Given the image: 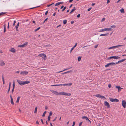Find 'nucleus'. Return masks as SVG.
Wrapping results in <instances>:
<instances>
[{
    "label": "nucleus",
    "mask_w": 126,
    "mask_h": 126,
    "mask_svg": "<svg viewBox=\"0 0 126 126\" xmlns=\"http://www.w3.org/2000/svg\"><path fill=\"white\" fill-rule=\"evenodd\" d=\"M120 57L116 56H113L109 57L108 58V60L112 58H114L117 59H118L120 58Z\"/></svg>",
    "instance_id": "nucleus-8"
},
{
    "label": "nucleus",
    "mask_w": 126,
    "mask_h": 126,
    "mask_svg": "<svg viewBox=\"0 0 126 126\" xmlns=\"http://www.w3.org/2000/svg\"><path fill=\"white\" fill-rule=\"evenodd\" d=\"M122 105L124 108L126 107V101L124 100H122Z\"/></svg>",
    "instance_id": "nucleus-7"
},
{
    "label": "nucleus",
    "mask_w": 126,
    "mask_h": 126,
    "mask_svg": "<svg viewBox=\"0 0 126 126\" xmlns=\"http://www.w3.org/2000/svg\"><path fill=\"white\" fill-rule=\"evenodd\" d=\"M82 119H85L87 121H88L90 123H91L90 121L88 119V118L86 116H83L82 117Z\"/></svg>",
    "instance_id": "nucleus-17"
},
{
    "label": "nucleus",
    "mask_w": 126,
    "mask_h": 126,
    "mask_svg": "<svg viewBox=\"0 0 126 126\" xmlns=\"http://www.w3.org/2000/svg\"><path fill=\"white\" fill-rule=\"evenodd\" d=\"M16 22V21L15 20L14 21V23H13V26H14L15 25V23Z\"/></svg>",
    "instance_id": "nucleus-45"
},
{
    "label": "nucleus",
    "mask_w": 126,
    "mask_h": 126,
    "mask_svg": "<svg viewBox=\"0 0 126 126\" xmlns=\"http://www.w3.org/2000/svg\"><path fill=\"white\" fill-rule=\"evenodd\" d=\"M41 121L42 122V124H44V122H43V120L42 119H41Z\"/></svg>",
    "instance_id": "nucleus-52"
},
{
    "label": "nucleus",
    "mask_w": 126,
    "mask_h": 126,
    "mask_svg": "<svg viewBox=\"0 0 126 126\" xmlns=\"http://www.w3.org/2000/svg\"><path fill=\"white\" fill-rule=\"evenodd\" d=\"M16 81H17L18 83L20 85H23L25 84H28L30 82L29 81H28L27 80L23 81H21L20 80L17 79Z\"/></svg>",
    "instance_id": "nucleus-2"
},
{
    "label": "nucleus",
    "mask_w": 126,
    "mask_h": 126,
    "mask_svg": "<svg viewBox=\"0 0 126 126\" xmlns=\"http://www.w3.org/2000/svg\"><path fill=\"white\" fill-rule=\"evenodd\" d=\"M81 56H79L78 57V61H80L81 59Z\"/></svg>",
    "instance_id": "nucleus-31"
},
{
    "label": "nucleus",
    "mask_w": 126,
    "mask_h": 126,
    "mask_svg": "<svg viewBox=\"0 0 126 126\" xmlns=\"http://www.w3.org/2000/svg\"><path fill=\"white\" fill-rule=\"evenodd\" d=\"M112 29L111 28H106L104 29H101L99 31V32H103L105 31H112Z\"/></svg>",
    "instance_id": "nucleus-4"
},
{
    "label": "nucleus",
    "mask_w": 126,
    "mask_h": 126,
    "mask_svg": "<svg viewBox=\"0 0 126 126\" xmlns=\"http://www.w3.org/2000/svg\"><path fill=\"white\" fill-rule=\"evenodd\" d=\"M47 18H46V19H45V20L43 22V23H44L47 20Z\"/></svg>",
    "instance_id": "nucleus-47"
},
{
    "label": "nucleus",
    "mask_w": 126,
    "mask_h": 126,
    "mask_svg": "<svg viewBox=\"0 0 126 126\" xmlns=\"http://www.w3.org/2000/svg\"><path fill=\"white\" fill-rule=\"evenodd\" d=\"M19 22L17 23V25L16 26V31H18V27L19 26Z\"/></svg>",
    "instance_id": "nucleus-23"
},
{
    "label": "nucleus",
    "mask_w": 126,
    "mask_h": 126,
    "mask_svg": "<svg viewBox=\"0 0 126 126\" xmlns=\"http://www.w3.org/2000/svg\"><path fill=\"white\" fill-rule=\"evenodd\" d=\"M5 65V63L4 61L2 60L0 61V65L1 66H4Z\"/></svg>",
    "instance_id": "nucleus-13"
},
{
    "label": "nucleus",
    "mask_w": 126,
    "mask_h": 126,
    "mask_svg": "<svg viewBox=\"0 0 126 126\" xmlns=\"http://www.w3.org/2000/svg\"><path fill=\"white\" fill-rule=\"evenodd\" d=\"M67 23V20H64L63 21V23L64 24H65Z\"/></svg>",
    "instance_id": "nucleus-34"
},
{
    "label": "nucleus",
    "mask_w": 126,
    "mask_h": 126,
    "mask_svg": "<svg viewBox=\"0 0 126 126\" xmlns=\"http://www.w3.org/2000/svg\"><path fill=\"white\" fill-rule=\"evenodd\" d=\"M71 72H72L71 70H70V71H67L66 72L63 73L62 74L63 75V74H66L67 73H69Z\"/></svg>",
    "instance_id": "nucleus-26"
},
{
    "label": "nucleus",
    "mask_w": 126,
    "mask_h": 126,
    "mask_svg": "<svg viewBox=\"0 0 126 126\" xmlns=\"http://www.w3.org/2000/svg\"><path fill=\"white\" fill-rule=\"evenodd\" d=\"M66 7H65L64 8H63V9L62 10V12H63L66 9Z\"/></svg>",
    "instance_id": "nucleus-39"
},
{
    "label": "nucleus",
    "mask_w": 126,
    "mask_h": 126,
    "mask_svg": "<svg viewBox=\"0 0 126 126\" xmlns=\"http://www.w3.org/2000/svg\"><path fill=\"white\" fill-rule=\"evenodd\" d=\"M4 29H6L5 24L4 25Z\"/></svg>",
    "instance_id": "nucleus-62"
},
{
    "label": "nucleus",
    "mask_w": 126,
    "mask_h": 126,
    "mask_svg": "<svg viewBox=\"0 0 126 126\" xmlns=\"http://www.w3.org/2000/svg\"><path fill=\"white\" fill-rule=\"evenodd\" d=\"M20 98V96H18V97L17 98V100L16 101V103H18L19 102V99Z\"/></svg>",
    "instance_id": "nucleus-24"
},
{
    "label": "nucleus",
    "mask_w": 126,
    "mask_h": 126,
    "mask_svg": "<svg viewBox=\"0 0 126 126\" xmlns=\"http://www.w3.org/2000/svg\"><path fill=\"white\" fill-rule=\"evenodd\" d=\"M48 11H47L45 13V15H47V13H48Z\"/></svg>",
    "instance_id": "nucleus-56"
},
{
    "label": "nucleus",
    "mask_w": 126,
    "mask_h": 126,
    "mask_svg": "<svg viewBox=\"0 0 126 126\" xmlns=\"http://www.w3.org/2000/svg\"><path fill=\"white\" fill-rule=\"evenodd\" d=\"M50 116H48V119L47 121H50Z\"/></svg>",
    "instance_id": "nucleus-35"
},
{
    "label": "nucleus",
    "mask_w": 126,
    "mask_h": 126,
    "mask_svg": "<svg viewBox=\"0 0 126 126\" xmlns=\"http://www.w3.org/2000/svg\"><path fill=\"white\" fill-rule=\"evenodd\" d=\"M5 14V13H3V12L0 13V16L4 14Z\"/></svg>",
    "instance_id": "nucleus-41"
},
{
    "label": "nucleus",
    "mask_w": 126,
    "mask_h": 126,
    "mask_svg": "<svg viewBox=\"0 0 126 126\" xmlns=\"http://www.w3.org/2000/svg\"><path fill=\"white\" fill-rule=\"evenodd\" d=\"M50 46H51V45H50L48 44L47 45H46L44 46V47H50Z\"/></svg>",
    "instance_id": "nucleus-29"
},
{
    "label": "nucleus",
    "mask_w": 126,
    "mask_h": 126,
    "mask_svg": "<svg viewBox=\"0 0 126 126\" xmlns=\"http://www.w3.org/2000/svg\"><path fill=\"white\" fill-rule=\"evenodd\" d=\"M52 112L50 111L49 112V116H51L52 115Z\"/></svg>",
    "instance_id": "nucleus-42"
},
{
    "label": "nucleus",
    "mask_w": 126,
    "mask_h": 126,
    "mask_svg": "<svg viewBox=\"0 0 126 126\" xmlns=\"http://www.w3.org/2000/svg\"><path fill=\"white\" fill-rule=\"evenodd\" d=\"M54 3H53L51 4H49V5H47V7H49L51 5H52L53 4H54Z\"/></svg>",
    "instance_id": "nucleus-44"
},
{
    "label": "nucleus",
    "mask_w": 126,
    "mask_h": 126,
    "mask_svg": "<svg viewBox=\"0 0 126 126\" xmlns=\"http://www.w3.org/2000/svg\"><path fill=\"white\" fill-rule=\"evenodd\" d=\"M110 66V65L109 64V63H108L106 65H105V67H107L109 66Z\"/></svg>",
    "instance_id": "nucleus-37"
},
{
    "label": "nucleus",
    "mask_w": 126,
    "mask_h": 126,
    "mask_svg": "<svg viewBox=\"0 0 126 126\" xmlns=\"http://www.w3.org/2000/svg\"><path fill=\"white\" fill-rule=\"evenodd\" d=\"M9 51L13 53H15L16 52L15 49L13 48H11L9 50Z\"/></svg>",
    "instance_id": "nucleus-16"
},
{
    "label": "nucleus",
    "mask_w": 126,
    "mask_h": 126,
    "mask_svg": "<svg viewBox=\"0 0 126 126\" xmlns=\"http://www.w3.org/2000/svg\"><path fill=\"white\" fill-rule=\"evenodd\" d=\"M74 48L73 47L70 50V53H71V52L74 49Z\"/></svg>",
    "instance_id": "nucleus-48"
},
{
    "label": "nucleus",
    "mask_w": 126,
    "mask_h": 126,
    "mask_svg": "<svg viewBox=\"0 0 126 126\" xmlns=\"http://www.w3.org/2000/svg\"><path fill=\"white\" fill-rule=\"evenodd\" d=\"M10 98H11V104L13 105H14V102H13V98L12 97V95H10Z\"/></svg>",
    "instance_id": "nucleus-18"
},
{
    "label": "nucleus",
    "mask_w": 126,
    "mask_h": 126,
    "mask_svg": "<svg viewBox=\"0 0 126 126\" xmlns=\"http://www.w3.org/2000/svg\"><path fill=\"white\" fill-rule=\"evenodd\" d=\"M82 122H81L79 123V126H80L82 124Z\"/></svg>",
    "instance_id": "nucleus-54"
},
{
    "label": "nucleus",
    "mask_w": 126,
    "mask_h": 126,
    "mask_svg": "<svg viewBox=\"0 0 126 126\" xmlns=\"http://www.w3.org/2000/svg\"><path fill=\"white\" fill-rule=\"evenodd\" d=\"M80 14H79L77 15V17L79 18L80 17Z\"/></svg>",
    "instance_id": "nucleus-55"
},
{
    "label": "nucleus",
    "mask_w": 126,
    "mask_h": 126,
    "mask_svg": "<svg viewBox=\"0 0 126 126\" xmlns=\"http://www.w3.org/2000/svg\"><path fill=\"white\" fill-rule=\"evenodd\" d=\"M36 123L37 124H39V122H38V121H36Z\"/></svg>",
    "instance_id": "nucleus-60"
},
{
    "label": "nucleus",
    "mask_w": 126,
    "mask_h": 126,
    "mask_svg": "<svg viewBox=\"0 0 126 126\" xmlns=\"http://www.w3.org/2000/svg\"><path fill=\"white\" fill-rule=\"evenodd\" d=\"M63 85V86H67V84H56V85H51V86H60V85Z\"/></svg>",
    "instance_id": "nucleus-15"
},
{
    "label": "nucleus",
    "mask_w": 126,
    "mask_h": 126,
    "mask_svg": "<svg viewBox=\"0 0 126 126\" xmlns=\"http://www.w3.org/2000/svg\"><path fill=\"white\" fill-rule=\"evenodd\" d=\"M40 27H38V28H37V29H36L35 31H34L35 32H36L38 30H39L40 28Z\"/></svg>",
    "instance_id": "nucleus-36"
},
{
    "label": "nucleus",
    "mask_w": 126,
    "mask_h": 126,
    "mask_svg": "<svg viewBox=\"0 0 126 126\" xmlns=\"http://www.w3.org/2000/svg\"><path fill=\"white\" fill-rule=\"evenodd\" d=\"M126 60V59H122V60H121L119 61H118V62L116 63V64H117L119 63H120L123 62L124 61H125Z\"/></svg>",
    "instance_id": "nucleus-12"
},
{
    "label": "nucleus",
    "mask_w": 126,
    "mask_h": 126,
    "mask_svg": "<svg viewBox=\"0 0 126 126\" xmlns=\"http://www.w3.org/2000/svg\"><path fill=\"white\" fill-rule=\"evenodd\" d=\"M72 83H70L68 84H67V85L70 86L72 85Z\"/></svg>",
    "instance_id": "nucleus-40"
},
{
    "label": "nucleus",
    "mask_w": 126,
    "mask_h": 126,
    "mask_svg": "<svg viewBox=\"0 0 126 126\" xmlns=\"http://www.w3.org/2000/svg\"><path fill=\"white\" fill-rule=\"evenodd\" d=\"M15 82H13V88L12 90V94H13L14 91V89L15 87Z\"/></svg>",
    "instance_id": "nucleus-14"
},
{
    "label": "nucleus",
    "mask_w": 126,
    "mask_h": 126,
    "mask_svg": "<svg viewBox=\"0 0 126 126\" xmlns=\"http://www.w3.org/2000/svg\"><path fill=\"white\" fill-rule=\"evenodd\" d=\"M28 73V72L26 71H21L20 72L21 74L24 75H27Z\"/></svg>",
    "instance_id": "nucleus-11"
},
{
    "label": "nucleus",
    "mask_w": 126,
    "mask_h": 126,
    "mask_svg": "<svg viewBox=\"0 0 126 126\" xmlns=\"http://www.w3.org/2000/svg\"><path fill=\"white\" fill-rule=\"evenodd\" d=\"M115 87L116 88L118 89V92H119V91H121V89H123L122 88H121L120 86H116Z\"/></svg>",
    "instance_id": "nucleus-19"
},
{
    "label": "nucleus",
    "mask_w": 126,
    "mask_h": 126,
    "mask_svg": "<svg viewBox=\"0 0 126 126\" xmlns=\"http://www.w3.org/2000/svg\"><path fill=\"white\" fill-rule=\"evenodd\" d=\"M28 43L27 42H26L25 43H24V44H23L22 45H18V47H24L25 46H27V45L28 44Z\"/></svg>",
    "instance_id": "nucleus-6"
},
{
    "label": "nucleus",
    "mask_w": 126,
    "mask_h": 126,
    "mask_svg": "<svg viewBox=\"0 0 126 126\" xmlns=\"http://www.w3.org/2000/svg\"><path fill=\"white\" fill-rule=\"evenodd\" d=\"M110 2V1L109 0H107V4H108Z\"/></svg>",
    "instance_id": "nucleus-59"
},
{
    "label": "nucleus",
    "mask_w": 126,
    "mask_h": 126,
    "mask_svg": "<svg viewBox=\"0 0 126 126\" xmlns=\"http://www.w3.org/2000/svg\"><path fill=\"white\" fill-rule=\"evenodd\" d=\"M64 7V6H62L61 7V9H63V7Z\"/></svg>",
    "instance_id": "nucleus-64"
},
{
    "label": "nucleus",
    "mask_w": 126,
    "mask_h": 126,
    "mask_svg": "<svg viewBox=\"0 0 126 126\" xmlns=\"http://www.w3.org/2000/svg\"><path fill=\"white\" fill-rule=\"evenodd\" d=\"M91 8H90L88 9V11H90V10L91 9Z\"/></svg>",
    "instance_id": "nucleus-57"
},
{
    "label": "nucleus",
    "mask_w": 126,
    "mask_h": 126,
    "mask_svg": "<svg viewBox=\"0 0 126 126\" xmlns=\"http://www.w3.org/2000/svg\"><path fill=\"white\" fill-rule=\"evenodd\" d=\"M98 44H97V45H96L95 46H94V47L95 48H96L97 47H98Z\"/></svg>",
    "instance_id": "nucleus-51"
},
{
    "label": "nucleus",
    "mask_w": 126,
    "mask_h": 126,
    "mask_svg": "<svg viewBox=\"0 0 126 126\" xmlns=\"http://www.w3.org/2000/svg\"><path fill=\"white\" fill-rule=\"evenodd\" d=\"M77 43H76L75 44V45H74V47H73L74 48L75 47L77 46Z\"/></svg>",
    "instance_id": "nucleus-43"
},
{
    "label": "nucleus",
    "mask_w": 126,
    "mask_h": 126,
    "mask_svg": "<svg viewBox=\"0 0 126 126\" xmlns=\"http://www.w3.org/2000/svg\"><path fill=\"white\" fill-rule=\"evenodd\" d=\"M109 63V64L110 66V65L113 66V65H114L116 64V63H113V62L110 63Z\"/></svg>",
    "instance_id": "nucleus-20"
},
{
    "label": "nucleus",
    "mask_w": 126,
    "mask_h": 126,
    "mask_svg": "<svg viewBox=\"0 0 126 126\" xmlns=\"http://www.w3.org/2000/svg\"><path fill=\"white\" fill-rule=\"evenodd\" d=\"M108 86L109 88H110L111 87V85L110 84H109L108 85Z\"/></svg>",
    "instance_id": "nucleus-53"
},
{
    "label": "nucleus",
    "mask_w": 126,
    "mask_h": 126,
    "mask_svg": "<svg viewBox=\"0 0 126 126\" xmlns=\"http://www.w3.org/2000/svg\"><path fill=\"white\" fill-rule=\"evenodd\" d=\"M109 99H110V100L111 102H118L119 101V100L116 98L113 99L111 98H110Z\"/></svg>",
    "instance_id": "nucleus-5"
},
{
    "label": "nucleus",
    "mask_w": 126,
    "mask_h": 126,
    "mask_svg": "<svg viewBox=\"0 0 126 126\" xmlns=\"http://www.w3.org/2000/svg\"><path fill=\"white\" fill-rule=\"evenodd\" d=\"M110 28H114L116 27V26L115 25H112L110 27Z\"/></svg>",
    "instance_id": "nucleus-38"
},
{
    "label": "nucleus",
    "mask_w": 126,
    "mask_h": 126,
    "mask_svg": "<svg viewBox=\"0 0 126 126\" xmlns=\"http://www.w3.org/2000/svg\"><path fill=\"white\" fill-rule=\"evenodd\" d=\"M75 125V122H73L72 126H74Z\"/></svg>",
    "instance_id": "nucleus-46"
},
{
    "label": "nucleus",
    "mask_w": 126,
    "mask_h": 126,
    "mask_svg": "<svg viewBox=\"0 0 126 126\" xmlns=\"http://www.w3.org/2000/svg\"><path fill=\"white\" fill-rule=\"evenodd\" d=\"M108 34H109V33H108L107 34H102L100 35V36H106L108 35Z\"/></svg>",
    "instance_id": "nucleus-21"
},
{
    "label": "nucleus",
    "mask_w": 126,
    "mask_h": 126,
    "mask_svg": "<svg viewBox=\"0 0 126 126\" xmlns=\"http://www.w3.org/2000/svg\"><path fill=\"white\" fill-rule=\"evenodd\" d=\"M104 98V99H106V98H105V97L103 96H101V98Z\"/></svg>",
    "instance_id": "nucleus-50"
},
{
    "label": "nucleus",
    "mask_w": 126,
    "mask_h": 126,
    "mask_svg": "<svg viewBox=\"0 0 126 126\" xmlns=\"http://www.w3.org/2000/svg\"><path fill=\"white\" fill-rule=\"evenodd\" d=\"M37 107H36L35 108V110H34V113H37Z\"/></svg>",
    "instance_id": "nucleus-32"
},
{
    "label": "nucleus",
    "mask_w": 126,
    "mask_h": 126,
    "mask_svg": "<svg viewBox=\"0 0 126 126\" xmlns=\"http://www.w3.org/2000/svg\"><path fill=\"white\" fill-rule=\"evenodd\" d=\"M101 95H100L99 94H96V95H95L96 97H98L101 98Z\"/></svg>",
    "instance_id": "nucleus-25"
},
{
    "label": "nucleus",
    "mask_w": 126,
    "mask_h": 126,
    "mask_svg": "<svg viewBox=\"0 0 126 126\" xmlns=\"http://www.w3.org/2000/svg\"><path fill=\"white\" fill-rule=\"evenodd\" d=\"M46 111H45L44 112V113H43V115H42V116L43 117H44L45 116V114H46Z\"/></svg>",
    "instance_id": "nucleus-33"
},
{
    "label": "nucleus",
    "mask_w": 126,
    "mask_h": 126,
    "mask_svg": "<svg viewBox=\"0 0 126 126\" xmlns=\"http://www.w3.org/2000/svg\"><path fill=\"white\" fill-rule=\"evenodd\" d=\"M105 19L104 18H103L102 19L101 21H105Z\"/></svg>",
    "instance_id": "nucleus-49"
},
{
    "label": "nucleus",
    "mask_w": 126,
    "mask_h": 126,
    "mask_svg": "<svg viewBox=\"0 0 126 126\" xmlns=\"http://www.w3.org/2000/svg\"><path fill=\"white\" fill-rule=\"evenodd\" d=\"M38 56L39 57H42V59L43 60L46 59V56L45 54L44 53H41L38 55Z\"/></svg>",
    "instance_id": "nucleus-3"
},
{
    "label": "nucleus",
    "mask_w": 126,
    "mask_h": 126,
    "mask_svg": "<svg viewBox=\"0 0 126 126\" xmlns=\"http://www.w3.org/2000/svg\"><path fill=\"white\" fill-rule=\"evenodd\" d=\"M63 3V2H58L55 5V6H57L58 5H59L60 4H62Z\"/></svg>",
    "instance_id": "nucleus-22"
},
{
    "label": "nucleus",
    "mask_w": 126,
    "mask_h": 126,
    "mask_svg": "<svg viewBox=\"0 0 126 126\" xmlns=\"http://www.w3.org/2000/svg\"><path fill=\"white\" fill-rule=\"evenodd\" d=\"M74 23V22L73 21H72L71 22V24H73Z\"/></svg>",
    "instance_id": "nucleus-61"
},
{
    "label": "nucleus",
    "mask_w": 126,
    "mask_h": 126,
    "mask_svg": "<svg viewBox=\"0 0 126 126\" xmlns=\"http://www.w3.org/2000/svg\"><path fill=\"white\" fill-rule=\"evenodd\" d=\"M120 11L121 13H124V9L123 8L121 9L120 10Z\"/></svg>",
    "instance_id": "nucleus-27"
},
{
    "label": "nucleus",
    "mask_w": 126,
    "mask_h": 126,
    "mask_svg": "<svg viewBox=\"0 0 126 126\" xmlns=\"http://www.w3.org/2000/svg\"><path fill=\"white\" fill-rule=\"evenodd\" d=\"M51 91L54 94L58 95H64L70 96L71 95V94L70 93H67L63 92L58 93L57 91L54 90H51Z\"/></svg>",
    "instance_id": "nucleus-1"
},
{
    "label": "nucleus",
    "mask_w": 126,
    "mask_h": 126,
    "mask_svg": "<svg viewBox=\"0 0 126 126\" xmlns=\"http://www.w3.org/2000/svg\"><path fill=\"white\" fill-rule=\"evenodd\" d=\"M48 108L47 107V106H45V109L46 110H47Z\"/></svg>",
    "instance_id": "nucleus-63"
},
{
    "label": "nucleus",
    "mask_w": 126,
    "mask_h": 126,
    "mask_svg": "<svg viewBox=\"0 0 126 126\" xmlns=\"http://www.w3.org/2000/svg\"><path fill=\"white\" fill-rule=\"evenodd\" d=\"M71 68V67H70V68H68V69H64V70H63V71H59V72H58V73H60V72H63V71H64L65 70H67L68 69H70Z\"/></svg>",
    "instance_id": "nucleus-28"
},
{
    "label": "nucleus",
    "mask_w": 126,
    "mask_h": 126,
    "mask_svg": "<svg viewBox=\"0 0 126 126\" xmlns=\"http://www.w3.org/2000/svg\"><path fill=\"white\" fill-rule=\"evenodd\" d=\"M2 80L3 82V83L4 84H5V81H4V78L3 77V76H2Z\"/></svg>",
    "instance_id": "nucleus-30"
},
{
    "label": "nucleus",
    "mask_w": 126,
    "mask_h": 126,
    "mask_svg": "<svg viewBox=\"0 0 126 126\" xmlns=\"http://www.w3.org/2000/svg\"><path fill=\"white\" fill-rule=\"evenodd\" d=\"M123 46V45H118V46H112V47L109 48L108 49H111L112 48H116L118 47H120L121 46Z\"/></svg>",
    "instance_id": "nucleus-9"
},
{
    "label": "nucleus",
    "mask_w": 126,
    "mask_h": 126,
    "mask_svg": "<svg viewBox=\"0 0 126 126\" xmlns=\"http://www.w3.org/2000/svg\"><path fill=\"white\" fill-rule=\"evenodd\" d=\"M104 105L106 106H107L108 108H110V107L109 104L106 101L104 102Z\"/></svg>",
    "instance_id": "nucleus-10"
},
{
    "label": "nucleus",
    "mask_w": 126,
    "mask_h": 126,
    "mask_svg": "<svg viewBox=\"0 0 126 126\" xmlns=\"http://www.w3.org/2000/svg\"><path fill=\"white\" fill-rule=\"evenodd\" d=\"M56 118H57V117H56L53 120V121H55L56 120Z\"/></svg>",
    "instance_id": "nucleus-58"
}]
</instances>
